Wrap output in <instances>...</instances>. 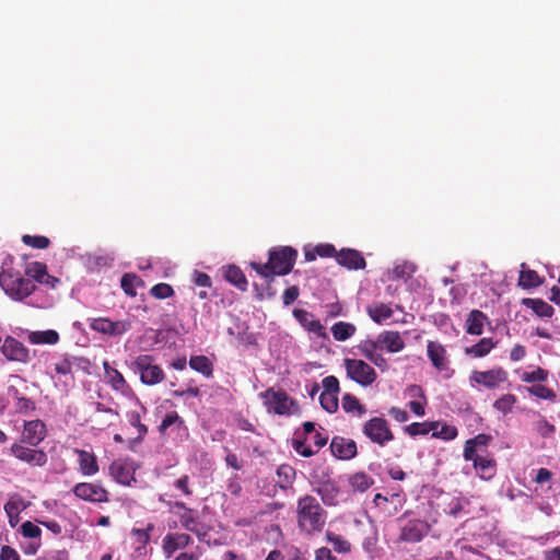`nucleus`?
Masks as SVG:
<instances>
[{"instance_id":"nucleus-1","label":"nucleus","mask_w":560,"mask_h":560,"mask_svg":"<svg viewBox=\"0 0 560 560\" xmlns=\"http://www.w3.org/2000/svg\"><path fill=\"white\" fill-rule=\"evenodd\" d=\"M296 256L298 253L293 247H282L279 250H270L267 262L250 261L249 266L261 278L271 282L276 277L291 272Z\"/></svg>"},{"instance_id":"nucleus-2","label":"nucleus","mask_w":560,"mask_h":560,"mask_svg":"<svg viewBox=\"0 0 560 560\" xmlns=\"http://www.w3.org/2000/svg\"><path fill=\"white\" fill-rule=\"evenodd\" d=\"M296 522L299 528L306 534L322 532L326 523V512L316 498L307 494L298 501Z\"/></svg>"},{"instance_id":"nucleus-3","label":"nucleus","mask_w":560,"mask_h":560,"mask_svg":"<svg viewBox=\"0 0 560 560\" xmlns=\"http://www.w3.org/2000/svg\"><path fill=\"white\" fill-rule=\"evenodd\" d=\"M0 285L10 298L18 301L27 298L36 288L32 279L5 270L0 273Z\"/></svg>"},{"instance_id":"nucleus-4","label":"nucleus","mask_w":560,"mask_h":560,"mask_svg":"<svg viewBox=\"0 0 560 560\" xmlns=\"http://www.w3.org/2000/svg\"><path fill=\"white\" fill-rule=\"evenodd\" d=\"M316 254L320 257H335L338 264L349 269H362L365 267V260L362 254L351 247H341L339 252L336 247H314Z\"/></svg>"},{"instance_id":"nucleus-5","label":"nucleus","mask_w":560,"mask_h":560,"mask_svg":"<svg viewBox=\"0 0 560 560\" xmlns=\"http://www.w3.org/2000/svg\"><path fill=\"white\" fill-rule=\"evenodd\" d=\"M347 375L362 386H369L376 380V372L363 360L345 359Z\"/></svg>"},{"instance_id":"nucleus-6","label":"nucleus","mask_w":560,"mask_h":560,"mask_svg":"<svg viewBox=\"0 0 560 560\" xmlns=\"http://www.w3.org/2000/svg\"><path fill=\"white\" fill-rule=\"evenodd\" d=\"M133 365L136 371L140 373L141 382L147 385H155L164 378L163 371L153 364V359L150 355H139Z\"/></svg>"},{"instance_id":"nucleus-7","label":"nucleus","mask_w":560,"mask_h":560,"mask_svg":"<svg viewBox=\"0 0 560 560\" xmlns=\"http://www.w3.org/2000/svg\"><path fill=\"white\" fill-rule=\"evenodd\" d=\"M363 433L374 443L385 445L394 439L388 423L383 418H372L363 425Z\"/></svg>"},{"instance_id":"nucleus-8","label":"nucleus","mask_w":560,"mask_h":560,"mask_svg":"<svg viewBox=\"0 0 560 560\" xmlns=\"http://www.w3.org/2000/svg\"><path fill=\"white\" fill-rule=\"evenodd\" d=\"M72 491L75 497L84 501L108 502V492L100 483L80 482L73 487Z\"/></svg>"},{"instance_id":"nucleus-9","label":"nucleus","mask_w":560,"mask_h":560,"mask_svg":"<svg viewBox=\"0 0 560 560\" xmlns=\"http://www.w3.org/2000/svg\"><path fill=\"white\" fill-rule=\"evenodd\" d=\"M265 404L278 415L290 413L293 400L284 392L267 389L262 394Z\"/></svg>"},{"instance_id":"nucleus-10","label":"nucleus","mask_w":560,"mask_h":560,"mask_svg":"<svg viewBox=\"0 0 560 560\" xmlns=\"http://www.w3.org/2000/svg\"><path fill=\"white\" fill-rule=\"evenodd\" d=\"M90 327L104 335L119 336L130 329V323L124 320L112 322L108 318L100 317L92 319Z\"/></svg>"},{"instance_id":"nucleus-11","label":"nucleus","mask_w":560,"mask_h":560,"mask_svg":"<svg viewBox=\"0 0 560 560\" xmlns=\"http://www.w3.org/2000/svg\"><path fill=\"white\" fill-rule=\"evenodd\" d=\"M2 354L10 361L26 363L30 361L28 349L13 337H7L1 347Z\"/></svg>"},{"instance_id":"nucleus-12","label":"nucleus","mask_w":560,"mask_h":560,"mask_svg":"<svg viewBox=\"0 0 560 560\" xmlns=\"http://www.w3.org/2000/svg\"><path fill=\"white\" fill-rule=\"evenodd\" d=\"M11 452L18 459L35 466L42 467L47 463V455L42 450H33L15 443L11 446Z\"/></svg>"},{"instance_id":"nucleus-13","label":"nucleus","mask_w":560,"mask_h":560,"mask_svg":"<svg viewBox=\"0 0 560 560\" xmlns=\"http://www.w3.org/2000/svg\"><path fill=\"white\" fill-rule=\"evenodd\" d=\"M471 380L482 384L488 388H495L499 384L506 381V372L502 369L489 370L485 372H474Z\"/></svg>"},{"instance_id":"nucleus-14","label":"nucleus","mask_w":560,"mask_h":560,"mask_svg":"<svg viewBox=\"0 0 560 560\" xmlns=\"http://www.w3.org/2000/svg\"><path fill=\"white\" fill-rule=\"evenodd\" d=\"M331 453L340 459H351L357 455V444L353 440L335 436L330 443Z\"/></svg>"},{"instance_id":"nucleus-15","label":"nucleus","mask_w":560,"mask_h":560,"mask_svg":"<svg viewBox=\"0 0 560 560\" xmlns=\"http://www.w3.org/2000/svg\"><path fill=\"white\" fill-rule=\"evenodd\" d=\"M45 439V424L40 420L27 421L24 424L23 442L36 446Z\"/></svg>"},{"instance_id":"nucleus-16","label":"nucleus","mask_w":560,"mask_h":560,"mask_svg":"<svg viewBox=\"0 0 560 560\" xmlns=\"http://www.w3.org/2000/svg\"><path fill=\"white\" fill-rule=\"evenodd\" d=\"M380 350L399 352L404 349L405 342L398 331H383L377 336Z\"/></svg>"},{"instance_id":"nucleus-17","label":"nucleus","mask_w":560,"mask_h":560,"mask_svg":"<svg viewBox=\"0 0 560 560\" xmlns=\"http://www.w3.org/2000/svg\"><path fill=\"white\" fill-rule=\"evenodd\" d=\"M191 541V538L187 534H167L163 538V552L170 558L176 550L185 548Z\"/></svg>"},{"instance_id":"nucleus-18","label":"nucleus","mask_w":560,"mask_h":560,"mask_svg":"<svg viewBox=\"0 0 560 560\" xmlns=\"http://www.w3.org/2000/svg\"><path fill=\"white\" fill-rule=\"evenodd\" d=\"M427 532V525L421 521H411L401 528L399 539L408 542H418Z\"/></svg>"},{"instance_id":"nucleus-19","label":"nucleus","mask_w":560,"mask_h":560,"mask_svg":"<svg viewBox=\"0 0 560 560\" xmlns=\"http://www.w3.org/2000/svg\"><path fill=\"white\" fill-rule=\"evenodd\" d=\"M222 277L236 287L238 290L245 292L247 290V279L243 271L236 265H226L221 268Z\"/></svg>"},{"instance_id":"nucleus-20","label":"nucleus","mask_w":560,"mask_h":560,"mask_svg":"<svg viewBox=\"0 0 560 560\" xmlns=\"http://www.w3.org/2000/svg\"><path fill=\"white\" fill-rule=\"evenodd\" d=\"M25 273L27 278L33 280V282L37 281L39 283L50 285L51 288H54L55 283L58 282V279L47 273L46 266L40 262L30 264L25 269Z\"/></svg>"},{"instance_id":"nucleus-21","label":"nucleus","mask_w":560,"mask_h":560,"mask_svg":"<svg viewBox=\"0 0 560 560\" xmlns=\"http://www.w3.org/2000/svg\"><path fill=\"white\" fill-rule=\"evenodd\" d=\"M427 352L434 368L439 371L447 369L448 361L446 359V350L441 343L429 341Z\"/></svg>"},{"instance_id":"nucleus-22","label":"nucleus","mask_w":560,"mask_h":560,"mask_svg":"<svg viewBox=\"0 0 560 560\" xmlns=\"http://www.w3.org/2000/svg\"><path fill=\"white\" fill-rule=\"evenodd\" d=\"M315 491L320 495L326 505H336L338 502L339 489L335 481L326 480L318 482Z\"/></svg>"},{"instance_id":"nucleus-23","label":"nucleus","mask_w":560,"mask_h":560,"mask_svg":"<svg viewBox=\"0 0 560 560\" xmlns=\"http://www.w3.org/2000/svg\"><path fill=\"white\" fill-rule=\"evenodd\" d=\"M487 316L479 310H472L466 319V330L470 335H481Z\"/></svg>"},{"instance_id":"nucleus-24","label":"nucleus","mask_w":560,"mask_h":560,"mask_svg":"<svg viewBox=\"0 0 560 560\" xmlns=\"http://www.w3.org/2000/svg\"><path fill=\"white\" fill-rule=\"evenodd\" d=\"M77 454L79 455V465L80 470L84 476H92L98 471V465L96 457L83 450H77Z\"/></svg>"},{"instance_id":"nucleus-25","label":"nucleus","mask_w":560,"mask_h":560,"mask_svg":"<svg viewBox=\"0 0 560 560\" xmlns=\"http://www.w3.org/2000/svg\"><path fill=\"white\" fill-rule=\"evenodd\" d=\"M109 471L113 478L121 485H130V481L133 480L131 468L121 462H113Z\"/></svg>"},{"instance_id":"nucleus-26","label":"nucleus","mask_w":560,"mask_h":560,"mask_svg":"<svg viewBox=\"0 0 560 560\" xmlns=\"http://www.w3.org/2000/svg\"><path fill=\"white\" fill-rule=\"evenodd\" d=\"M27 340L33 345H56L59 341V334L52 329L30 331Z\"/></svg>"},{"instance_id":"nucleus-27","label":"nucleus","mask_w":560,"mask_h":560,"mask_svg":"<svg viewBox=\"0 0 560 560\" xmlns=\"http://www.w3.org/2000/svg\"><path fill=\"white\" fill-rule=\"evenodd\" d=\"M523 304L540 317H551L553 307L541 299H524Z\"/></svg>"},{"instance_id":"nucleus-28","label":"nucleus","mask_w":560,"mask_h":560,"mask_svg":"<svg viewBox=\"0 0 560 560\" xmlns=\"http://www.w3.org/2000/svg\"><path fill=\"white\" fill-rule=\"evenodd\" d=\"M84 266L90 271H97L104 267H109L113 258L107 255H86L82 257Z\"/></svg>"},{"instance_id":"nucleus-29","label":"nucleus","mask_w":560,"mask_h":560,"mask_svg":"<svg viewBox=\"0 0 560 560\" xmlns=\"http://www.w3.org/2000/svg\"><path fill=\"white\" fill-rule=\"evenodd\" d=\"M357 328L351 323L338 322L332 325L331 334L337 341H346L352 337Z\"/></svg>"},{"instance_id":"nucleus-30","label":"nucleus","mask_w":560,"mask_h":560,"mask_svg":"<svg viewBox=\"0 0 560 560\" xmlns=\"http://www.w3.org/2000/svg\"><path fill=\"white\" fill-rule=\"evenodd\" d=\"M495 343L490 338H482L476 345L466 348L465 352L468 355H472L475 358H482L487 355L492 348H494Z\"/></svg>"},{"instance_id":"nucleus-31","label":"nucleus","mask_w":560,"mask_h":560,"mask_svg":"<svg viewBox=\"0 0 560 560\" xmlns=\"http://www.w3.org/2000/svg\"><path fill=\"white\" fill-rule=\"evenodd\" d=\"M366 311H368V314L370 315V317L375 323H378V324L388 319L393 315V310L384 303H378V304H375L372 306H368Z\"/></svg>"},{"instance_id":"nucleus-32","label":"nucleus","mask_w":560,"mask_h":560,"mask_svg":"<svg viewBox=\"0 0 560 560\" xmlns=\"http://www.w3.org/2000/svg\"><path fill=\"white\" fill-rule=\"evenodd\" d=\"M278 485L281 489H288L291 487L295 479V470L292 466L283 464L277 469Z\"/></svg>"},{"instance_id":"nucleus-33","label":"nucleus","mask_w":560,"mask_h":560,"mask_svg":"<svg viewBox=\"0 0 560 560\" xmlns=\"http://www.w3.org/2000/svg\"><path fill=\"white\" fill-rule=\"evenodd\" d=\"M189 365L192 370L200 372L207 377L211 376L213 371L212 363L205 355L191 357L189 360Z\"/></svg>"},{"instance_id":"nucleus-34","label":"nucleus","mask_w":560,"mask_h":560,"mask_svg":"<svg viewBox=\"0 0 560 560\" xmlns=\"http://www.w3.org/2000/svg\"><path fill=\"white\" fill-rule=\"evenodd\" d=\"M474 466L483 479H489L494 471V460L482 456H476Z\"/></svg>"},{"instance_id":"nucleus-35","label":"nucleus","mask_w":560,"mask_h":560,"mask_svg":"<svg viewBox=\"0 0 560 560\" xmlns=\"http://www.w3.org/2000/svg\"><path fill=\"white\" fill-rule=\"evenodd\" d=\"M341 406L342 409L348 413L357 412L358 416H362L366 412L364 406H362L360 401L351 394H346L342 397Z\"/></svg>"},{"instance_id":"nucleus-36","label":"nucleus","mask_w":560,"mask_h":560,"mask_svg":"<svg viewBox=\"0 0 560 560\" xmlns=\"http://www.w3.org/2000/svg\"><path fill=\"white\" fill-rule=\"evenodd\" d=\"M349 483L353 490L363 492L372 486L373 480L364 472H357L350 476Z\"/></svg>"},{"instance_id":"nucleus-37","label":"nucleus","mask_w":560,"mask_h":560,"mask_svg":"<svg viewBox=\"0 0 560 560\" xmlns=\"http://www.w3.org/2000/svg\"><path fill=\"white\" fill-rule=\"evenodd\" d=\"M522 268H525L524 264ZM518 282L523 288H535L541 283L537 272L529 269H522Z\"/></svg>"},{"instance_id":"nucleus-38","label":"nucleus","mask_w":560,"mask_h":560,"mask_svg":"<svg viewBox=\"0 0 560 560\" xmlns=\"http://www.w3.org/2000/svg\"><path fill=\"white\" fill-rule=\"evenodd\" d=\"M142 281L139 277L131 273H125L121 278L120 284L124 292L129 296H136V285L141 284Z\"/></svg>"},{"instance_id":"nucleus-39","label":"nucleus","mask_w":560,"mask_h":560,"mask_svg":"<svg viewBox=\"0 0 560 560\" xmlns=\"http://www.w3.org/2000/svg\"><path fill=\"white\" fill-rule=\"evenodd\" d=\"M154 529V525L149 523L145 529L133 528L131 530V535L136 536L138 547L136 551L141 555V549L145 547V545L150 540V532Z\"/></svg>"},{"instance_id":"nucleus-40","label":"nucleus","mask_w":560,"mask_h":560,"mask_svg":"<svg viewBox=\"0 0 560 560\" xmlns=\"http://www.w3.org/2000/svg\"><path fill=\"white\" fill-rule=\"evenodd\" d=\"M438 428H439V423L438 422H432L430 424L413 422V423L405 427V431L409 435L416 436V435H425L430 431L435 430Z\"/></svg>"},{"instance_id":"nucleus-41","label":"nucleus","mask_w":560,"mask_h":560,"mask_svg":"<svg viewBox=\"0 0 560 560\" xmlns=\"http://www.w3.org/2000/svg\"><path fill=\"white\" fill-rule=\"evenodd\" d=\"M515 402L516 397L514 395L505 394L494 401L493 407L503 413H508L512 410Z\"/></svg>"},{"instance_id":"nucleus-42","label":"nucleus","mask_w":560,"mask_h":560,"mask_svg":"<svg viewBox=\"0 0 560 560\" xmlns=\"http://www.w3.org/2000/svg\"><path fill=\"white\" fill-rule=\"evenodd\" d=\"M359 350L364 358L370 360L372 357L378 353L380 346L377 343V337L375 339H366L362 341L359 346Z\"/></svg>"},{"instance_id":"nucleus-43","label":"nucleus","mask_w":560,"mask_h":560,"mask_svg":"<svg viewBox=\"0 0 560 560\" xmlns=\"http://www.w3.org/2000/svg\"><path fill=\"white\" fill-rule=\"evenodd\" d=\"M527 390L530 395H534L541 399L555 401L557 397L556 393L552 389L544 385H534L532 387H528Z\"/></svg>"},{"instance_id":"nucleus-44","label":"nucleus","mask_w":560,"mask_h":560,"mask_svg":"<svg viewBox=\"0 0 560 560\" xmlns=\"http://www.w3.org/2000/svg\"><path fill=\"white\" fill-rule=\"evenodd\" d=\"M319 401L322 407L329 413H332L338 409V397L335 394L322 393Z\"/></svg>"},{"instance_id":"nucleus-45","label":"nucleus","mask_w":560,"mask_h":560,"mask_svg":"<svg viewBox=\"0 0 560 560\" xmlns=\"http://www.w3.org/2000/svg\"><path fill=\"white\" fill-rule=\"evenodd\" d=\"M415 271H416V266L409 261L398 262L393 268V275L395 278L410 277Z\"/></svg>"},{"instance_id":"nucleus-46","label":"nucleus","mask_w":560,"mask_h":560,"mask_svg":"<svg viewBox=\"0 0 560 560\" xmlns=\"http://www.w3.org/2000/svg\"><path fill=\"white\" fill-rule=\"evenodd\" d=\"M150 293L155 299L162 300L171 298L174 294V290L168 283H158L151 288Z\"/></svg>"},{"instance_id":"nucleus-47","label":"nucleus","mask_w":560,"mask_h":560,"mask_svg":"<svg viewBox=\"0 0 560 560\" xmlns=\"http://www.w3.org/2000/svg\"><path fill=\"white\" fill-rule=\"evenodd\" d=\"M534 429L542 438H550L555 433V425L549 423L545 418L538 419L534 423Z\"/></svg>"},{"instance_id":"nucleus-48","label":"nucleus","mask_w":560,"mask_h":560,"mask_svg":"<svg viewBox=\"0 0 560 560\" xmlns=\"http://www.w3.org/2000/svg\"><path fill=\"white\" fill-rule=\"evenodd\" d=\"M113 389L122 392L125 387L127 386L126 381L122 376V374L115 370L109 371L108 376L106 377Z\"/></svg>"},{"instance_id":"nucleus-49","label":"nucleus","mask_w":560,"mask_h":560,"mask_svg":"<svg viewBox=\"0 0 560 560\" xmlns=\"http://www.w3.org/2000/svg\"><path fill=\"white\" fill-rule=\"evenodd\" d=\"M548 377V372L541 368H537L533 372H524L522 374V381L526 383L533 382H545Z\"/></svg>"},{"instance_id":"nucleus-50","label":"nucleus","mask_w":560,"mask_h":560,"mask_svg":"<svg viewBox=\"0 0 560 560\" xmlns=\"http://www.w3.org/2000/svg\"><path fill=\"white\" fill-rule=\"evenodd\" d=\"M327 539L338 552H347L350 550V544L341 536L327 533Z\"/></svg>"},{"instance_id":"nucleus-51","label":"nucleus","mask_w":560,"mask_h":560,"mask_svg":"<svg viewBox=\"0 0 560 560\" xmlns=\"http://www.w3.org/2000/svg\"><path fill=\"white\" fill-rule=\"evenodd\" d=\"M432 431H433L432 436L440 438L443 440H453L457 436L456 428L446 425V424L442 425L440 431H438V429L432 430Z\"/></svg>"},{"instance_id":"nucleus-52","label":"nucleus","mask_w":560,"mask_h":560,"mask_svg":"<svg viewBox=\"0 0 560 560\" xmlns=\"http://www.w3.org/2000/svg\"><path fill=\"white\" fill-rule=\"evenodd\" d=\"M4 511L9 517V522L11 524L12 527L15 526V524L12 522V517H18L19 515V512H20V502L19 500L16 499H10L5 504H4Z\"/></svg>"},{"instance_id":"nucleus-53","label":"nucleus","mask_w":560,"mask_h":560,"mask_svg":"<svg viewBox=\"0 0 560 560\" xmlns=\"http://www.w3.org/2000/svg\"><path fill=\"white\" fill-rule=\"evenodd\" d=\"M21 533L24 537L38 538L40 536V528L30 521H26L21 526Z\"/></svg>"},{"instance_id":"nucleus-54","label":"nucleus","mask_w":560,"mask_h":560,"mask_svg":"<svg viewBox=\"0 0 560 560\" xmlns=\"http://www.w3.org/2000/svg\"><path fill=\"white\" fill-rule=\"evenodd\" d=\"M323 393H329L337 395L339 393V381L337 377L330 375L323 380Z\"/></svg>"},{"instance_id":"nucleus-55","label":"nucleus","mask_w":560,"mask_h":560,"mask_svg":"<svg viewBox=\"0 0 560 560\" xmlns=\"http://www.w3.org/2000/svg\"><path fill=\"white\" fill-rule=\"evenodd\" d=\"M73 360H74V358L71 359V358L65 357L59 362L55 363L56 373L61 374V375L70 374L71 370H72V361Z\"/></svg>"},{"instance_id":"nucleus-56","label":"nucleus","mask_w":560,"mask_h":560,"mask_svg":"<svg viewBox=\"0 0 560 560\" xmlns=\"http://www.w3.org/2000/svg\"><path fill=\"white\" fill-rule=\"evenodd\" d=\"M192 281L198 287H202V288H210L211 287V279H210V277L207 273L200 272L198 270L194 271V273H192Z\"/></svg>"},{"instance_id":"nucleus-57","label":"nucleus","mask_w":560,"mask_h":560,"mask_svg":"<svg viewBox=\"0 0 560 560\" xmlns=\"http://www.w3.org/2000/svg\"><path fill=\"white\" fill-rule=\"evenodd\" d=\"M300 294V290L296 285H292V287H289L284 292H283V304L285 306H289L291 305L299 296Z\"/></svg>"},{"instance_id":"nucleus-58","label":"nucleus","mask_w":560,"mask_h":560,"mask_svg":"<svg viewBox=\"0 0 560 560\" xmlns=\"http://www.w3.org/2000/svg\"><path fill=\"white\" fill-rule=\"evenodd\" d=\"M179 518H180V522H182L183 526L187 530H190V532H194V533L198 534V530L196 529V520L191 515V513H188L187 511H185L183 514L179 515Z\"/></svg>"},{"instance_id":"nucleus-59","label":"nucleus","mask_w":560,"mask_h":560,"mask_svg":"<svg viewBox=\"0 0 560 560\" xmlns=\"http://www.w3.org/2000/svg\"><path fill=\"white\" fill-rule=\"evenodd\" d=\"M450 294L452 296V303L458 304L466 295V289L463 284H458L451 288Z\"/></svg>"},{"instance_id":"nucleus-60","label":"nucleus","mask_w":560,"mask_h":560,"mask_svg":"<svg viewBox=\"0 0 560 560\" xmlns=\"http://www.w3.org/2000/svg\"><path fill=\"white\" fill-rule=\"evenodd\" d=\"M293 447L300 455L304 457H310L315 453L310 446L305 445L303 441L295 440Z\"/></svg>"},{"instance_id":"nucleus-61","label":"nucleus","mask_w":560,"mask_h":560,"mask_svg":"<svg viewBox=\"0 0 560 560\" xmlns=\"http://www.w3.org/2000/svg\"><path fill=\"white\" fill-rule=\"evenodd\" d=\"M177 421H180L179 416L176 412H171L166 415V417L163 419L162 423L160 424V431L164 432L167 428L176 423Z\"/></svg>"},{"instance_id":"nucleus-62","label":"nucleus","mask_w":560,"mask_h":560,"mask_svg":"<svg viewBox=\"0 0 560 560\" xmlns=\"http://www.w3.org/2000/svg\"><path fill=\"white\" fill-rule=\"evenodd\" d=\"M0 560H20L18 552L9 546H3L0 553Z\"/></svg>"},{"instance_id":"nucleus-63","label":"nucleus","mask_w":560,"mask_h":560,"mask_svg":"<svg viewBox=\"0 0 560 560\" xmlns=\"http://www.w3.org/2000/svg\"><path fill=\"white\" fill-rule=\"evenodd\" d=\"M305 326L307 327V329L314 334H316L317 336H325V332H324V326L320 324L319 320H316V319H311L307 324H305Z\"/></svg>"},{"instance_id":"nucleus-64","label":"nucleus","mask_w":560,"mask_h":560,"mask_svg":"<svg viewBox=\"0 0 560 560\" xmlns=\"http://www.w3.org/2000/svg\"><path fill=\"white\" fill-rule=\"evenodd\" d=\"M315 560H335V557L331 555L330 549L322 547L316 550Z\"/></svg>"}]
</instances>
